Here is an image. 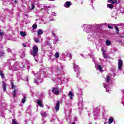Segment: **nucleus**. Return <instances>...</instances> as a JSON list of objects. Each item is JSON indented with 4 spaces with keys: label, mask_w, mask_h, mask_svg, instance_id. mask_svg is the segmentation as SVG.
Segmentation results:
<instances>
[{
    "label": "nucleus",
    "mask_w": 124,
    "mask_h": 124,
    "mask_svg": "<svg viewBox=\"0 0 124 124\" xmlns=\"http://www.w3.org/2000/svg\"><path fill=\"white\" fill-rule=\"evenodd\" d=\"M112 1V3H113V4L115 3H117L118 1H117V0H115L114 1Z\"/></svg>",
    "instance_id": "38"
},
{
    "label": "nucleus",
    "mask_w": 124,
    "mask_h": 124,
    "mask_svg": "<svg viewBox=\"0 0 124 124\" xmlns=\"http://www.w3.org/2000/svg\"><path fill=\"white\" fill-rule=\"evenodd\" d=\"M34 4H32L31 5V8H30V9H31V10H33V9H34Z\"/></svg>",
    "instance_id": "34"
},
{
    "label": "nucleus",
    "mask_w": 124,
    "mask_h": 124,
    "mask_svg": "<svg viewBox=\"0 0 124 124\" xmlns=\"http://www.w3.org/2000/svg\"><path fill=\"white\" fill-rule=\"evenodd\" d=\"M9 70H11V68H9Z\"/></svg>",
    "instance_id": "56"
},
{
    "label": "nucleus",
    "mask_w": 124,
    "mask_h": 124,
    "mask_svg": "<svg viewBox=\"0 0 124 124\" xmlns=\"http://www.w3.org/2000/svg\"><path fill=\"white\" fill-rule=\"evenodd\" d=\"M51 74H52V72H51Z\"/></svg>",
    "instance_id": "61"
},
{
    "label": "nucleus",
    "mask_w": 124,
    "mask_h": 124,
    "mask_svg": "<svg viewBox=\"0 0 124 124\" xmlns=\"http://www.w3.org/2000/svg\"><path fill=\"white\" fill-rule=\"evenodd\" d=\"M52 15L53 16H56V15H57V14H56L55 12H53V13H52Z\"/></svg>",
    "instance_id": "42"
},
{
    "label": "nucleus",
    "mask_w": 124,
    "mask_h": 124,
    "mask_svg": "<svg viewBox=\"0 0 124 124\" xmlns=\"http://www.w3.org/2000/svg\"><path fill=\"white\" fill-rule=\"evenodd\" d=\"M7 52H8V53H10L11 52V49L9 48L7 49Z\"/></svg>",
    "instance_id": "39"
},
{
    "label": "nucleus",
    "mask_w": 124,
    "mask_h": 124,
    "mask_svg": "<svg viewBox=\"0 0 124 124\" xmlns=\"http://www.w3.org/2000/svg\"><path fill=\"white\" fill-rule=\"evenodd\" d=\"M101 51H102V54L104 58H105V59H107V55H106V53H105V51L104 50V48H102L101 49Z\"/></svg>",
    "instance_id": "14"
},
{
    "label": "nucleus",
    "mask_w": 124,
    "mask_h": 124,
    "mask_svg": "<svg viewBox=\"0 0 124 124\" xmlns=\"http://www.w3.org/2000/svg\"><path fill=\"white\" fill-rule=\"evenodd\" d=\"M37 28V25H36V24H33V25H32V30H33V31L34 30H35V29H36Z\"/></svg>",
    "instance_id": "31"
},
{
    "label": "nucleus",
    "mask_w": 124,
    "mask_h": 124,
    "mask_svg": "<svg viewBox=\"0 0 124 124\" xmlns=\"http://www.w3.org/2000/svg\"><path fill=\"white\" fill-rule=\"evenodd\" d=\"M34 41H35V42H36V43H40V42H41V41L39 39V38H38V37H35L34 38Z\"/></svg>",
    "instance_id": "17"
},
{
    "label": "nucleus",
    "mask_w": 124,
    "mask_h": 124,
    "mask_svg": "<svg viewBox=\"0 0 124 124\" xmlns=\"http://www.w3.org/2000/svg\"><path fill=\"white\" fill-rule=\"evenodd\" d=\"M12 89H15V85H14L13 83H12Z\"/></svg>",
    "instance_id": "40"
},
{
    "label": "nucleus",
    "mask_w": 124,
    "mask_h": 124,
    "mask_svg": "<svg viewBox=\"0 0 124 124\" xmlns=\"http://www.w3.org/2000/svg\"><path fill=\"white\" fill-rule=\"evenodd\" d=\"M41 115L43 118H46L47 116H48V114H47V113L46 112H41Z\"/></svg>",
    "instance_id": "12"
},
{
    "label": "nucleus",
    "mask_w": 124,
    "mask_h": 124,
    "mask_svg": "<svg viewBox=\"0 0 124 124\" xmlns=\"http://www.w3.org/2000/svg\"><path fill=\"white\" fill-rule=\"evenodd\" d=\"M12 122L13 124H18V122L15 119H13Z\"/></svg>",
    "instance_id": "33"
},
{
    "label": "nucleus",
    "mask_w": 124,
    "mask_h": 124,
    "mask_svg": "<svg viewBox=\"0 0 124 124\" xmlns=\"http://www.w3.org/2000/svg\"><path fill=\"white\" fill-rule=\"evenodd\" d=\"M106 44L107 46H110V45H111V42L109 40H107L106 41Z\"/></svg>",
    "instance_id": "19"
},
{
    "label": "nucleus",
    "mask_w": 124,
    "mask_h": 124,
    "mask_svg": "<svg viewBox=\"0 0 124 124\" xmlns=\"http://www.w3.org/2000/svg\"><path fill=\"white\" fill-rule=\"evenodd\" d=\"M40 95H41V97H43L44 94H43V93H42L40 94Z\"/></svg>",
    "instance_id": "46"
},
{
    "label": "nucleus",
    "mask_w": 124,
    "mask_h": 124,
    "mask_svg": "<svg viewBox=\"0 0 124 124\" xmlns=\"http://www.w3.org/2000/svg\"><path fill=\"white\" fill-rule=\"evenodd\" d=\"M118 70H119V71L122 70V68L123 67V60L121 59L118 60Z\"/></svg>",
    "instance_id": "6"
},
{
    "label": "nucleus",
    "mask_w": 124,
    "mask_h": 124,
    "mask_svg": "<svg viewBox=\"0 0 124 124\" xmlns=\"http://www.w3.org/2000/svg\"><path fill=\"white\" fill-rule=\"evenodd\" d=\"M115 29L116 31H117L116 33H119V31H120V30H119V27L116 26L115 27Z\"/></svg>",
    "instance_id": "32"
},
{
    "label": "nucleus",
    "mask_w": 124,
    "mask_h": 124,
    "mask_svg": "<svg viewBox=\"0 0 124 124\" xmlns=\"http://www.w3.org/2000/svg\"><path fill=\"white\" fill-rule=\"evenodd\" d=\"M68 95L69 96L70 99H72L73 97V93H72V92H69Z\"/></svg>",
    "instance_id": "20"
},
{
    "label": "nucleus",
    "mask_w": 124,
    "mask_h": 124,
    "mask_svg": "<svg viewBox=\"0 0 124 124\" xmlns=\"http://www.w3.org/2000/svg\"><path fill=\"white\" fill-rule=\"evenodd\" d=\"M48 8H49V7L46 6H43V8H42V9H41V10H45V11H46V10H47L48 9Z\"/></svg>",
    "instance_id": "26"
},
{
    "label": "nucleus",
    "mask_w": 124,
    "mask_h": 124,
    "mask_svg": "<svg viewBox=\"0 0 124 124\" xmlns=\"http://www.w3.org/2000/svg\"><path fill=\"white\" fill-rule=\"evenodd\" d=\"M0 75L1 76V77L2 78H3V79H4V78H5V77H4V75L3 74V73H2V72H1L0 73Z\"/></svg>",
    "instance_id": "30"
},
{
    "label": "nucleus",
    "mask_w": 124,
    "mask_h": 124,
    "mask_svg": "<svg viewBox=\"0 0 124 124\" xmlns=\"http://www.w3.org/2000/svg\"><path fill=\"white\" fill-rule=\"evenodd\" d=\"M104 87L105 89H106V92L108 93H110V91L107 89H108L109 88V85L108 84H104Z\"/></svg>",
    "instance_id": "15"
},
{
    "label": "nucleus",
    "mask_w": 124,
    "mask_h": 124,
    "mask_svg": "<svg viewBox=\"0 0 124 124\" xmlns=\"http://www.w3.org/2000/svg\"><path fill=\"white\" fill-rule=\"evenodd\" d=\"M60 92L61 90L58 87L53 88L52 89V93H53L54 94H56V95H59Z\"/></svg>",
    "instance_id": "5"
},
{
    "label": "nucleus",
    "mask_w": 124,
    "mask_h": 124,
    "mask_svg": "<svg viewBox=\"0 0 124 124\" xmlns=\"http://www.w3.org/2000/svg\"><path fill=\"white\" fill-rule=\"evenodd\" d=\"M74 69L75 72H77V74L79 73V66L76 64L75 63H74Z\"/></svg>",
    "instance_id": "7"
},
{
    "label": "nucleus",
    "mask_w": 124,
    "mask_h": 124,
    "mask_svg": "<svg viewBox=\"0 0 124 124\" xmlns=\"http://www.w3.org/2000/svg\"><path fill=\"white\" fill-rule=\"evenodd\" d=\"M110 0V1H112L113 0Z\"/></svg>",
    "instance_id": "59"
},
{
    "label": "nucleus",
    "mask_w": 124,
    "mask_h": 124,
    "mask_svg": "<svg viewBox=\"0 0 124 124\" xmlns=\"http://www.w3.org/2000/svg\"><path fill=\"white\" fill-rule=\"evenodd\" d=\"M67 57H69L71 59H72V55L70 53H68L67 55Z\"/></svg>",
    "instance_id": "37"
},
{
    "label": "nucleus",
    "mask_w": 124,
    "mask_h": 124,
    "mask_svg": "<svg viewBox=\"0 0 124 124\" xmlns=\"http://www.w3.org/2000/svg\"><path fill=\"white\" fill-rule=\"evenodd\" d=\"M45 123H46V121H45V120H43V124H45Z\"/></svg>",
    "instance_id": "48"
},
{
    "label": "nucleus",
    "mask_w": 124,
    "mask_h": 124,
    "mask_svg": "<svg viewBox=\"0 0 124 124\" xmlns=\"http://www.w3.org/2000/svg\"><path fill=\"white\" fill-rule=\"evenodd\" d=\"M15 2L16 3H17V2H18V1H17V0H15Z\"/></svg>",
    "instance_id": "53"
},
{
    "label": "nucleus",
    "mask_w": 124,
    "mask_h": 124,
    "mask_svg": "<svg viewBox=\"0 0 124 124\" xmlns=\"http://www.w3.org/2000/svg\"><path fill=\"white\" fill-rule=\"evenodd\" d=\"M50 0L51 1H54L55 0Z\"/></svg>",
    "instance_id": "54"
},
{
    "label": "nucleus",
    "mask_w": 124,
    "mask_h": 124,
    "mask_svg": "<svg viewBox=\"0 0 124 124\" xmlns=\"http://www.w3.org/2000/svg\"><path fill=\"white\" fill-rule=\"evenodd\" d=\"M22 45L24 47H27V45H26V44H25L24 43L22 44Z\"/></svg>",
    "instance_id": "45"
},
{
    "label": "nucleus",
    "mask_w": 124,
    "mask_h": 124,
    "mask_svg": "<svg viewBox=\"0 0 124 124\" xmlns=\"http://www.w3.org/2000/svg\"><path fill=\"white\" fill-rule=\"evenodd\" d=\"M14 57H16V55L15 54V55H14Z\"/></svg>",
    "instance_id": "58"
},
{
    "label": "nucleus",
    "mask_w": 124,
    "mask_h": 124,
    "mask_svg": "<svg viewBox=\"0 0 124 124\" xmlns=\"http://www.w3.org/2000/svg\"><path fill=\"white\" fill-rule=\"evenodd\" d=\"M71 5H72V3L70 1H67L64 4V6L66 7V8H69Z\"/></svg>",
    "instance_id": "8"
},
{
    "label": "nucleus",
    "mask_w": 124,
    "mask_h": 124,
    "mask_svg": "<svg viewBox=\"0 0 124 124\" xmlns=\"http://www.w3.org/2000/svg\"><path fill=\"white\" fill-rule=\"evenodd\" d=\"M46 107L47 109H50V107H49V106H46Z\"/></svg>",
    "instance_id": "52"
},
{
    "label": "nucleus",
    "mask_w": 124,
    "mask_h": 124,
    "mask_svg": "<svg viewBox=\"0 0 124 124\" xmlns=\"http://www.w3.org/2000/svg\"><path fill=\"white\" fill-rule=\"evenodd\" d=\"M18 69H19V68H18V67H16V69H14V70H17Z\"/></svg>",
    "instance_id": "49"
},
{
    "label": "nucleus",
    "mask_w": 124,
    "mask_h": 124,
    "mask_svg": "<svg viewBox=\"0 0 124 124\" xmlns=\"http://www.w3.org/2000/svg\"><path fill=\"white\" fill-rule=\"evenodd\" d=\"M2 87L4 92H5V91H6V84H5V83H4V82H3Z\"/></svg>",
    "instance_id": "21"
},
{
    "label": "nucleus",
    "mask_w": 124,
    "mask_h": 124,
    "mask_svg": "<svg viewBox=\"0 0 124 124\" xmlns=\"http://www.w3.org/2000/svg\"><path fill=\"white\" fill-rule=\"evenodd\" d=\"M43 73H46V72H43V71H40L37 72V73L34 75L36 77L34 80V83L36 84V85H39L40 83H42L41 76H43Z\"/></svg>",
    "instance_id": "2"
},
{
    "label": "nucleus",
    "mask_w": 124,
    "mask_h": 124,
    "mask_svg": "<svg viewBox=\"0 0 124 124\" xmlns=\"http://www.w3.org/2000/svg\"><path fill=\"white\" fill-rule=\"evenodd\" d=\"M20 35H21V36L25 37V36H26V35H27V32L21 31L20 32Z\"/></svg>",
    "instance_id": "16"
},
{
    "label": "nucleus",
    "mask_w": 124,
    "mask_h": 124,
    "mask_svg": "<svg viewBox=\"0 0 124 124\" xmlns=\"http://www.w3.org/2000/svg\"><path fill=\"white\" fill-rule=\"evenodd\" d=\"M113 77H115L116 76V74L115 73H113Z\"/></svg>",
    "instance_id": "50"
},
{
    "label": "nucleus",
    "mask_w": 124,
    "mask_h": 124,
    "mask_svg": "<svg viewBox=\"0 0 124 124\" xmlns=\"http://www.w3.org/2000/svg\"><path fill=\"white\" fill-rule=\"evenodd\" d=\"M83 27H86V28H84V31H86L87 33H89V32H91V31H92L93 28L92 25H83L82 28H83Z\"/></svg>",
    "instance_id": "4"
},
{
    "label": "nucleus",
    "mask_w": 124,
    "mask_h": 124,
    "mask_svg": "<svg viewBox=\"0 0 124 124\" xmlns=\"http://www.w3.org/2000/svg\"><path fill=\"white\" fill-rule=\"evenodd\" d=\"M5 53L3 50H0V57H4Z\"/></svg>",
    "instance_id": "22"
},
{
    "label": "nucleus",
    "mask_w": 124,
    "mask_h": 124,
    "mask_svg": "<svg viewBox=\"0 0 124 124\" xmlns=\"http://www.w3.org/2000/svg\"><path fill=\"white\" fill-rule=\"evenodd\" d=\"M55 57L56 58H60V54L59 52H56L55 54Z\"/></svg>",
    "instance_id": "29"
},
{
    "label": "nucleus",
    "mask_w": 124,
    "mask_h": 124,
    "mask_svg": "<svg viewBox=\"0 0 124 124\" xmlns=\"http://www.w3.org/2000/svg\"><path fill=\"white\" fill-rule=\"evenodd\" d=\"M96 67L98 69H99V71H100V72H101V71H102V68L101 67V66H100V65H97Z\"/></svg>",
    "instance_id": "23"
},
{
    "label": "nucleus",
    "mask_w": 124,
    "mask_h": 124,
    "mask_svg": "<svg viewBox=\"0 0 124 124\" xmlns=\"http://www.w3.org/2000/svg\"><path fill=\"white\" fill-rule=\"evenodd\" d=\"M26 99H27V97L24 96L21 100L22 103H25L26 102Z\"/></svg>",
    "instance_id": "27"
},
{
    "label": "nucleus",
    "mask_w": 124,
    "mask_h": 124,
    "mask_svg": "<svg viewBox=\"0 0 124 124\" xmlns=\"http://www.w3.org/2000/svg\"><path fill=\"white\" fill-rule=\"evenodd\" d=\"M100 27H101V25L98 24V25H97V29H100Z\"/></svg>",
    "instance_id": "43"
},
{
    "label": "nucleus",
    "mask_w": 124,
    "mask_h": 124,
    "mask_svg": "<svg viewBox=\"0 0 124 124\" xmlns=\"http://www.w3.org/2000/svg\"><path fill=\"white\" fill-rule=\"evenodd\" d=\"M114 121V119H113V118L111 117L108 119V123L109 124H112L113 123V122Z\"/></svg>",
    "instance_id": "25"
},
{
    "label": "nucleus",
    "mask_w": 124,
    "mask_h": 124,
    "mask_svg": "<svg viewBox=\"0 0 124 124\" xmlns=\"http://www.w3.org/2000/svg\"><path fill=\"white\" fill-rule=\"evenodd\" d=\"M109 81H110V77L108 76L107 77V83H108L109 82Z\"/></svg>",
    "instance_id": "35"
},
{
    "label": "nucleus",
    "mask_w": 124,
    "mask_h": 124,
    "mask_svg": "<svg viewBox=\"0 0 124 124\" xmlns=\"http://www.w3.org/2000/svg\"><path fill=\"white\" fill-rule=\"evenodd\" d=\"M43 33V31L41 30V29H39L38 31H37V34L38 35H41Z\"/></svg>",
    "instance_id": "18"
},
{
    "label": "nucleus",
    "mask_w": 124,
    "mask_h": 124,
    "mask_svg": "<svg viewBox=\"0 0 124 124\" xmlns=\"http://www.w3.org/2000/svg\"><path fill=\"white\" fill-rule=\"evenodd\" d=\"M13 94L14 95V97H16V94H17V91L16 89H14L13 92Z\"/></svg>",
    "instance_id": "24"
},
{
    "label": "nucleus",
    "mask_w": 124,
    "mask_h": 124,
    "mask_svg": "<svg viewBox=\"0 0 124 124\" xmlns=\"http://www.w3.org/2000/svg\"><path fill=\"white\" fill-rule=\"evenodd\" d=\"M111 26H112V24L108 25V29H113V28H112Z\"/></svg>",
    "instance_id": "41"
},
{
    "label": "nucleus",
    "mask_w": 124,
    "mask_h": 124,
    "mask_svg": "<svg viewBox=\"0 0 124 124\" xmlns=\"http://www.w3.org/2000/svg\"><path fill=\"white\" fill-rule=\"evenodd\" d=\"M30 53L34 57L35 61L38 62V47H37V46H34Z\"/></svg>",
    "instance_id": "1"
},
{
    "label": "nucleus",
    "mask_w": 124,
    "mask_h": 124,
    "mask_svg": "<svg viewBox=\"0 0 124 124\" xmlns=\"http://www.w3.org/2000/svg\"><path fill=\"white\" fill-rule=\"evenodd\" d=\"M1 72V71H0V73Z\"/></svg>",
    "instance_id": "60"
},
{
    "label": "nucleus",
    "mask_w": 124,
    "mask_h": 124,
    "mask_svg": "<svg viewBox=\"0 0 124 124\" xmlns=\"http://www.w3.org/2000/svg\"><path fill=\"white\" fill-rule=\"evenodd\" d=\"M55 41V42H57V40H56V38L53 40V42Z\"/></svg>",
    "instance_id": "51"
},
{
    "label": "nucleus",
    "mask_w": 124,
    "mask_h": 124,
    "mask_svg": "<svg viewBox=\"0 0 124 124\" xmlns=\"http://www.w3.org/2000/svg\"><path fill=\"white\" fill-rule=\"evenodd\" d=\"M55 110L56 112H58L60 110V102L57 101V103L55 105Z\"/></svg>",
    "instance_id": "10"
},
{
    "label": "nucleus",
    "mask_w": 124,
    "mask_h": 124,
    "mask_svg": "<svg viewBox=\"0 0 124 124\" xmlns=\"http://www.w3.org/2000/svg\"><path fill=\"white\" fill-rule=\"evenodd\" d=\"M25 80V81H27V82L29 81V79H28V77H26Z\"/></svg>",
    "instance_id": "47"
},
{
    "label": "nucleus",
    "mask_w": 124,
    "mask_h": 124,
    "mask_svg": "<svg viewBox=\"0 0 124 124\" xmlns=\"http://www.w3.org/2000/svg\"><path fill=\"white\" fill-rule=\"evenodd\" d=\"M36 103L38 104V105H39V106H40V107H43V105H42V100L37 99Z\"/></svg>",
    "instance_id": "11"
},
{
    "label": "nucleus",
    "mask_w": 124,
    "mask_h": 124,
    "mask_svg": "<svg viewBox=\"0 0 124 124\" xmlns=\"http://www.w3.org/2000/svg\"><path fill=\"white\" fill-rule=\"evenodd\" d=\"M2 35H3V32H1L0 31V36H1Z\"/></svg>",
    "instance_id": "44"
},
{
    "label": "nucleus",
    "mask_w": 124,
    "mask_h": 124,
    "mask_svg": "<svg viewBox=\"0 0 124 124\" xmlns=\"http://www.w3.org/2000/svg\"><path fill=\"white\" fill-rule=\"evenodd\" d=\"M91 3H93V0H91Z\"/></svg>",
    "instance_id": "57"
},
{
    "label": "nucleus",
    "mask_w": 124,
    "mask_h": 124,
    "mask_svg": "<svg viewBox=\"0 0 124 124\" xmlns=\"http://www.w3.org/2000/svg\"><path fill=\"white\" fill-rule=\"evenodd\" d=\"M51 120H50V123H55V121L56 119H57V116H56V114L51 115L50 116Z\"/></svg>",
    "instance_id": "9"
},
{
    "label": "nucleus",
    "mask_w": 124,
    "mask_h": 124,
    "mask_svg": "<svg viewBox=\"0 0 124 124\" xmlns=\"http://www.w3.org/2000/svg\"><path fill=\"white\" fill-rule=\"evenodd\" d=\"M56 73L57 74V78H58L59 80H61V81L62 82V78L61 76V75H62L63 73H64V71H63V68L62 66L57 68V71Z\"/></svg>",
    "instance_id": "3"
},
{
    "label": "nucleus",
    "mask_w": 124,
    "mask_h": 124,
    "mask_svg": "<svg viewBox=\"0 0 124 124\" xmlns=\"http://www.w3.org/2000/svg\"><path fill=\"white\" fill-rule=\"evenodd\" d=\"M52 34H53V36H54V37H55V40H56V42L54 41L53 42V43H54V44H56L57 43V42H58V37H57V35H56V34L55 33H54V32H52Z\"/></svg>",
    "instance_id": "13"
},
{
    "label": "nucleus",
    "mask_w": 124,
    "mask_h": 124,
    "mask_svg": "<svg viewBox=\"0 0 124 124\" xmlns=\"http://www.w3.org/2000/svg\"><path fill=\"white\" fill-rule=\"evenodd\" d=\"M72 124H75V123L73 122L72 123Z\"/></svg>",
    "instance_id": "55"
},
{
    "label": "nucleus",
    "mask_w": 124,
    "mask_h": 124,
    "mask_svg": "<svg viewBox=\"0 0 124 124\" xmlns=\"http://www.w3.org/2000/svg\"><path fill=\"white\" fill-rule=\"evenodd\" d=\"M108 6L109 8H110V9L113 8V7H114V6H112V5L111 4H109Z\"/></svg>",
    "instance_id": "36"
},
{
    "label": "nucleus",
    "mask_w": 124,
    "mask_h": 124,
    "mask_svg": "<svg viewBox=\"0 0 124 124\" xmlns=\"http://www.w3.org/2000/svg\"><path fill=\"white\" fill-rule=\"evenodd\" d=\"M18 67H20V68H23V67L25 68V65H24V63H19L18 64Z\"/></svg>",
    "instance_id": "28"
}]
</instances>
